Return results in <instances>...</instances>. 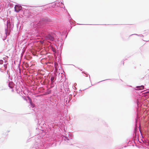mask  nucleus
<instances>
[{
  "mask_svg": "<svg viewBox=\"0 0 149 149\" xmlns=\"http://www.w3.org/2000/svg\"><path fill=\"white\" fill-rule=\"evenodd\" d=\"M52 20L48 17L42 18L37 24L40 28L39 29L37 36L42 37L46 40L54 41L56 35L52 31Z\"/></svg>",
  "mask_w": 149,
  "mask_h": 149,
  "instance_id": "1",
  "label": "nucleus"
},
{
  "mask_svg": "<svg viewBox=\"0 0 149 149\" xmlns=\"http://www.w3.org/2000/svg\"><path fill=\"white\" fill-rule=\"evenodd\" d=\"M73 136L71 133H69L68 134V136L66 134L65 136H63V139L65 141H67V142L70 143V142L72 140Z\"/></svg>",
  "mask_w": 149,
  "mask_h": 149,
  "instance_id": "2",
  "label": "nucleus"
},
{
  "mask_svg": "<svg viewBox=\"0 0 149 149\" xmlns=\"http://www.w3.org/2000/svg\"><path fill=\"white\" fill-rule=\"evenodd\" d=\"M135 127L134 130V132L133 134V138L134 139H136L137 137H138V136L137 134V131L138 130V126L136 122V119L135 118Z\"/></svg>",
  "mask_w": 149,
  "mask_h": 149,
  "instance_id": "3",
  "label": "nucleus"
},
{
  "mask_svg": "<svg viewBox=\"0 0 149 149\" xmlns=\"http://www.w3.org/2000/svg\"><path fill=\"white\" fill-rule=\"evenodd\" d=\"M8 86L10 88L12 89V91H13V88L15 86V84L13 81H9Z\"/></svg>",
  "mask_w": 149,
  "mask_h": 149,
  "instance_id": "4",
  "label": "nucleus"
},
{
  "mask_svg": "<svg viewBox=\"0 0 149 149\" xmlns=\"http://www.w3.org/2000/svg\"><path fill=\"white\" fill-rule=\"evenodd\" d=\"M49 48L50 49L53 51L54 53H56L57 52L56 47H54L52 45H50L49 46Z\"/></svg>",
  "mask_w": 149,
  "mask_h": 149,
  "instance_id": "5",
  "label": "nucleus"
},
{
  "mask_svg": "<svg viewBox=\"0 0 149 149\" xmlns=\"http://www.w3.org/2000/svg\"><path fill=\"white\" fill-rule=\"evenodd\" d=\"M43 117L41 116V118L39 120H38V124H39V125H44V123H45V122L44 121H42L43 120Z\"/></svg>",
  "mask_w": 149,
  "mask_h": 149,
  "instance_id": "6",
  "label": "nucleus"
},
{
  "mask_svg": "<svg viewBox=\"0 0 149 149\" xmlns=\"http://www.w3.org/2000/svg\"><path fill=\"white\" fill-rule=\"evenodd\" d=\"M45 147V143L44 144L40 143L39 145L38 148V149H44V148Z\"/></svg>",
  "mask_w": 149,
  "mask_h": 149,
  "instance_id": "7",
  "label": "nucleus"
},
{
  "mask_svg": "<svg viewBox=\"0 0 149 149\" xmlns=\"http://www.w3.org/2000/svg\"><path fill=\"white\" fill-rule=\"evenodd\" d=\"M56 85V83L55 82V81H50V88H51L53 87H54L55 85Z\"/></svg>",
  "mask_w": 149,
  "mask_h": 149,
  "instance_id": "8",
  "label": "nucleus"
},
{
  "mask_svg": "<svg viewBox=\"0 0 149 149\" xmlns=\"http://www.w3.org/2000/svg\"><path fill=\"white\" fill-rule=\"evenodd\" d=\"M10 22H8V21L7 22V28H8V27H10ZM5 34L6 35V37L7 36V33H8V30L7 29H5Z\"/></svg>",
  "mask_w": 149,
  "mask_h": 149,
  "instance_id": "9",
  "label": "nucleus"
},
{
  "mask_svg": "<svg viewBox=\"0 0 149 149\" xmlns=\"http://www.w3.org/2000/svg\"><path fill=\"white\" fill-rule=\"evenodd\" d=\"M144 86L143 85H141L140 86H137L136 87V90H140L144 89Z\"/></svg>",
  "mask_w": 149,
  "mask_h": 149,
  "instance_id": "10",
  "label": "nucleus"
},
{
  "mask_svg": "<svg viewBox=\"0 0 149 149\" xmlns=\"http://www.w3.org/2000/svg\"><path fill=\"white\" fill-rule=\"evenodd\" d=\"M56 80V76H52L50 78V81H55Z\"/></svg>",
  "mask_w": 149,
  "mask_h": 149,
  "instance_id": "11",
  "label": "nucleus"
},
{
  "mask_svg": "<svg viewBox=\"0 0 149 149\" xmlns=\"http://www.w3.org/2000/svg\"><path fill=\"white\" fill-rule=\"evenodd\" d=\"M15 11L16 12L18 13H19L20 11L21 10V9L20 8H17L15 7Z\"/></svg>",
  "mask_w": 149,
  "mask_h": 149,
  "instance_id": "12",
  "label": "nucleus"
},
{
  "mask_svg": "<svg viewBox=\"0 0 149 149\" xmlns=\"http://www.w3.org/2000/svg\"><path fill=\"white\" fill-rule=\"evenodd\" d=\"M51 90H47L46 91V93L47 94H50L51 92Z\"/></svg>",
  "mask_w": 149,
  "mask_h": 149,
  "instance_id": "13",
  "label": "nucleus"
},
{
  "mask_svg": "<svg viewBox=\"0 0 149 149\" xmlns=\"http://www.w3.org/2000/svg\"><path fill=\"white\" fill-rule=\"evenodd\" d=\"M8 64V63H6L5 64H4L3 65L4 67L5 70H6L7 68V65Z\"/></svg>",
  "mask_w": 149,
  "mask_h": 149,
  "instance_id": "14",
  "label": "nucleus"
},
{
  "mask_svg": "<svg viewBox=\"0 0 149 149\" xmlns=\"http://www.w3.org/2000/svg\"><path fill=\"white\" fill-rule=\"evenodd\" d=\"M136 35L137 36H140V37H143V35L142 34L139 35V34H132L130 36H131L132 35Z\"/></svg>",
  "mask_w": 149,
  "mask_h": 149,
  "instance_id": "15",
  "label": "nucleus"
},
{
  "mask_svg": "<svg viewBox=\"0 0 149 149\" xmlns=\"http://www.w3.org/2000/svg\"><path fill=\"white\" fill-rule=\"evenodd\" d=\"M21 7V6L19 4H17L15 5V7L20 8Z\"/></svg>",
  "mask_w": 149,
  "mask_h": 149,
  "instance_id": "16",
  "label": "nucleus"
},
{
  "mask_svg": "<svg viewBox=\"0 0 149 149\" xmlns=\"http://www.w3.org/2000/svg\"><path fill=\"white\" fill-rule=\"evenodd\" d=\"M28 98H29V99L30 103V104H31V105H32V104H33V103L31 101V99L29 97Z\"/></svg>",
  "mask_w": 149,
  "mask_h": 149,
  "instance_id": "17",
  "label": "nucleus"
},
{
  "mask_svg": "<svg viewBox=\"0 0 149 149\" xmlns=\"http://www.w3.org/2000/svg\"><path fill=\"white\" fill-rule=\"evenodd\" d=\"M139 100H137L136 101V104H137V107H139L140 106V105L139 104Z\"/></svg>",
  "mask_w": 149,
  "mask_h": 149,
  "instance_id": "18",
  "label": "nucleus"
},
{
  "mask_svg": "<svg viewBox=\"0 0 149 149\" xmlns=\"http://www.w3.org/2000/svg\"><path fill=\"white\" fill-rule=\"evenodd\" d=\"M3 61L2 60H0V64L1 65L3 64Z\"/></svg>",
  "mask_w": 149,
  "mask_h": 149,
  "instance_id": "19",
  "label": "nucleus"
},
{
  "mask_svg": "<svg viewBox=\"0 0 149 149\" xmlns=\"http://www.w3.org/2000/svg\"><path fill=\"white\" fill-rule=\"evenodd\" d=\"M82 73H84V74H85L86 75V77H87V75H88V74H87V73H85V72H84V71H83V72H82Z\"/></svg>",
  "mask_w": 149,
  "mask_h": 149,
  "instance_id": "20",
  "label": "nucleus"
},
{
  "mask_svg": "<svg viewBox=\"0 0 149 149\" xmlns=\"http://www.w3.org/2000/svg\"><path fill=\"white\" fill-rule=\"evenodd\" d=\"M111 80V79H105V80H102L101 81H100L99 82H98V83H99V82H102V81H105V80Z\"/></svg>",
  "mask_w": 149,
  "mask_h": 149,
  "instance_id": "21",
  "label": "nucleus"
},
{
  "mask_svg": "<svg viewBox=\"0 0 149 149\" xmlns=\"http://www.w3.org/2000/svg\"><path fill=\"white\" fill-rule=\"evenodd\" d=\"M31 106L33 108H34L35 106V105L33 103Z\"/></svg>",
  "mask_w": 149,
  "mask_h": 149,
  "instance_id": "22",
  "label": "nucleus"
},
{
  "mask_svg": "<svg viewBox=\"0 0 149 149\" xmlns=\"http://www.w3.org/2000/svg\"><path fill=\"white\" fill-rule=\"evenodd\" d=\"M32 149H37V148L35 147H33L32 148Z\"/></svg>",
  "mask_w": 149,
  "mask_h": 149,
  "instance_id": "23",
  "label": "nucleus"
},
{
  "mask_svg": "<svg viewBox=\"0 0 149 149\" xmlns=\"http://www.w3.org/2000/svg\"><path fill=\"white\" fill-rule=\"evenodd\" d=\"M70 95L69 96H70ZM69 99L70 100H71V98H70V96H69Z\"/></svg>",
  "mask_w": 149,
  "mask_h": 149,
  "instance_id": "24",
  "label": "nucleus"
},
{
  "mask_svg": "<svg viewBox=\"0 0 149 149\" xmlns=\"http://www.w3.org/2000/svg\"><path fill=\"white\" fill-rule=\"evenodd\" d=\"M123 148V147L122 146L121 147H120V148H119L118 149H122Z\"/></svg>",
  "mask_w": 149,
  "mask_h": 149,
  "instance_id": "25",
  "label": "nucleus"
},
{
  "mask_svg": "<svg viewBox=\"0 0 149 149\" xmlns=\"http://www.w3.org/2000/svg\"><path fill=\"white\" fill-rule=\"evenodd\" d=\"M139 130H140V133H141V135H142L141 132V131H140V128H139Z\"/></svg>",
  "mask_w": 149,
  "mask_h": 149,
  "instance_id": "26",
  "label": "nucleus"
},
{
  "mask_svg": "<svg viewBox=\"0 0 149 149\" xmlns=\"http://www.w3.org/2000/svg\"><path fill=\"white\" fill-rule=\"evenodd\" d=\"M69 16H70V15H69ZM70 17V20H71L72 18H71V17Z\"/></svg>",
  "mask_w": 149,
  "mask_h": 149,
  "instance_id": "27",
  "label": "nucleus"
},
{
  "mask_svg": "<svg viewBox=\"0 0 149 149\" xmlns=\"http://www.w3.org/2000/svg\"><path fill=\"white\" fill-rule=\"evenodd\" d=\"M46 145H49H49H49V143L46 144Z\"/></svg>",
  "mask_w": 149,
  "mask_h": 149,
  "instance_id": "28",
  "label": "nucleus"
},
{
  "mask_svg": "<svg viewBox=\"0 0 149 149\" xmlns=\"http://www.w3.org/2000/svg\"><path fill=\"white\" fill-rule=\"evenodd\" d=\"M76 94H75V95H74V97H75V96H76Z\"/></svg>",
  "mask_w": 149,
  "mask_h": 149,
  "instance_id": "29",
  "label": "nucleus"
},
{
  "mask_svg": "<svg viewBox=\"0 0 149 149\" xmlns=\"http://www.w3.org/2000/svg\"><path fill=\"white\" fill-rule=\"evenodd\" d=\"M89 79L90 80V81H91L90 76H89Z\"/></svg>",
  "mask_w": 149,
  "mask_h": 149,
  "instance_id": "30",
  "label": "nucleus"
},
{
  "mask_svg": "<svg viewBox=\"0 0 149 149\" xmlns=\"http://www.w3.org/2000/svg\"><path fill=\"white\" fill-rule=\"evenodd\" d=\"M79 91H80V92H81V90H79Z\"/></svg>",
  "mask_w": 149,
  "mask_h": 149,
  "instance_id": "31",
  "label": "nucleus"
},
{
  "mask_svg": "<svg viewBox=\"0 0 149 149\" xmlns=\"http://www.w3.org/2000/svg\"><path fill=\"white\" fill-rule=\"evenodd\" d=\"M3 59L4 60H5V58H3Z\"/></svg>",
  "mask_w": 149,
  "mask_h": 149,
  "instance_id": "32",
  "label": "nucleus"
},
{
  "mask_svg": "<svg viewBox=\"0 0 149 149\" xmlns=\"http://www.w3.org/2000/svg\"><path fill=\"white\" fill-rule=\"evenodd\" d=\"M5 61H4V62L6 63L7 62L6 61V60H5Z\"/></svg>",
  "mask_w": 149,
  "mask_h": 149,
  "instance_id": "33",
  "label": "nucleus"
},
{
  "mask_svg": "<svg viewBox=\"0 0 149 149\" xmlns=\"http://www.w3.org/2000/svg\"><path fill=\"white\" fill-rule=\"evenodd\" d=\"M127 147L126 146H124V147Z\"/></svg>",
  "mask_w": 149,
  "mask_h": 149,
  "instance_id": "34",
  "label": "nucleus"
},
{
  "mask_svg": "<svg viewBox=\"0 0 149 149\" xmlns=\"http://www.w3.org/2000/svg\"><path fill=\"white\" fill-rule=\"evenodd\" d=\"M123 64L124 65V61H123Z\"/></svg>",
  "mask_w": 149,
  "mask_h": 149,
  "instance_id": "35",
  "label": "nucleus"
},
{
  "mask_svg": "<svg viewBox=\"0 0 149 149\" xmlns=\"http://www.w3.org/2000/svg\"><path fill=\"white\" fill-rule=\"evenodd\" d=\"M69 22H70V24H71V21L69 20Z\"/></svg>",
  "mask_w": 149,
  "mask_h": 149,
  "instance_id": "36",
  "label": "nucleus"
},
{
  "mask_svg": "<svg viewBox=\"0 0 149 149\" xmlns=\"http://www.w3.org/2000/svg\"><path fill=\"white\" fill-rule=\"evenodd\" d=\"M86 88L85 89H84L83 90H86Z\"/></svg>",
  "mask_w": 149,
  "mask_h": 149,
  "instance_id": "37",
  "label": "nucleus"
},
{
  "mask_svg": "<svg viewBox=\"0 0 149 149\" xmlns=\"http://www.w3.org/2000/svg\"><path fill=\"white\" fill-rule=\"evenodd\" d=\"M55 46H56V48H57V46H56V45H55Z\"/></svg>",
  "mask_w": 149,
  "mask_h": 149,
  "instance_id": "38",
  "label": "nucleus"
},
{
  "mask_svg": "<svg viewBox=\"0 0 149 149\" xmlns=\"http://www.w3.org/2000/svg\"><path fill=\"white\" fill-rule=\"evenodd\" d=\"M80 24V25H82V24Z\"/></svg>",
  "mask_w": 149,
  "mask_h": 149,
  "instance_id": "39",
  "label": "nucleus"
},
{
  "mask_svg": "<svg viewBox=\"0 0 149 149\" xmlns=\"http://www.w3.org/2000/svg\"><path fill=\"white\" fill-rule=\"evenodd\" d=\"M80 70L81 71H82V70H81V69H80Z\"/></svg>",
  "mask_w": 149,
  "mask_h": 149,
  "instance_id": "40",
  "label": "nucleus"
},
{
  "mask_svg": "<svg viewBox=\"0 0 149 149\" xmlns=\"http://www.w3.org/2000/svg\"><path fill=\"white\" fill-rule=\"evenodd\" d=\"M58 5H59V4L58 5H57V6H58Z\"/></svg>",
  "mask_w": 149,
  "mask_h": 149,
  "instance_id": "41",
  "label": "nucleus"
},
{
  "mask_svg": "<svg viewBox=\"0 0 149 149\" xmlns=\"http://www.w3.org/2000/svg\"><path fill=\"white\" fill-rule=\"evenodd\" d=\"M148 40H146V41H148Z\"/></svg>",
  "mask_w": 149,
  "mask_h": 149,
  "instance_id": "42",
  "label": "nucleus"
}]
</instances>
